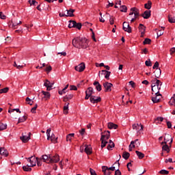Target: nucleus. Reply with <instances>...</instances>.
I'll return each instance as SVG.
<instances>
[{
    "label": "nucleus",
    "mask_w": 175,
    "mask_h": 175,
    "mask_svg": "<svg viewBox=\"0 0 175 175\" xmlns=\"http://www.w3.org/2000/svg\"><path fill=\"white\" fill-rule=\"evenodd\" d=\"M85 152L88 155H91V154H92V148H91L90 146L85 145Z\"/></svg>",
    "instance_id": "nucleus-20"
},
{
    "label": "nucleus",
    "mask_w": 175,
    "mask_h": 175,
    "mask_svg": "<svg viewBox=\"0 0 175 175\" xmlns=\"http://www.w3.org/2000/svg\"><path fill=\"white\" fill-rule=\"evenodd\" d=\"M21 140L23 142V143H28L29 142V139H31V133H22V136L20 137Z\"/></svg>",
    "instance_id": "nucleus-3"
},
{
    "label": "nucleus",
    "mask_w": 175,
    "mask_h": 175,
    "mask_svg": "<svg viewBox=\"0 0 175 175\" xmlns=\"http://www.w3.org/2000/svg\"><path fill=\"white\" fill-rule=\"evenodd\" d=\"M151 16V11L150 10H146L142 14V17H144V18L147 19V18H150V17Z\"/></svg>",
    "instance_id": "nucleus-19"
},
{
    "label": "nucleus",
    "mask_w": 175,
    "mask_h": 175,
    "mask_svg": "<svg viewBox=\"0 0 175 175\" xmlns=\"http://www.w3.org/2000/svg\"><path fill=\"white\" fill-rule=\"evenodd\" d=\"M152 87V91L154 93V95H158L159 94V90H161V88H158L157 86H154V85H151Z\"/></svg>",
    "instance_id": "nucleus-21"
},
{
    "label": "nucleus",
    "mask_w": 175,
    "mask_h": 175,
    "mask_svg": "<svg viewBox=\"0 0 175 175\" xmlns=\"http://www.w3.org/2000/svg\"><path fill=\"white\" fill-rule=\"evenodd\" d=\"M150 43H151V39L150 38H146L143 42V44H150Z\"/></svg>",
    "instance_id": "nucleus-48"
},
{
    "label": "nucleus",
    "mask_w": 175,
    "mask_h": 175,
    "mask_svg": "<svg viewBox=\"0 0 175 175\" xmlns=\"http://www.w3.org/2000/svg\"><path fill=\"white\" fill-rule=\"evenodd\" d=\"M108 128L109 129H117V128H118V125L113 122H109L108 123Z\"/></svg>",
    "instance_id": "nucleus-24"
},
{
    "label": "nucleus",
    "mask_w": 175,
    "mask_h": 175,
    "mask_svg": "<svg viewBox=\"0 0 175 175\" xmlns=\"http://www.w3.org/2000/svg\"><path fill=\"white\" fill-rule=\"evenodd\" d=\"M155 95V97L152 98V101L153 102V103H159V102H161V98H162V94L159 93Z\"/></svg>",
    "instance_id": "nucleus-11"
},
{
    "label": "nucleus",
    "mask_w": 175,
    "mask_h": 175,
    "mask_svg": "<svg viewBox=\"0 0 175 175\" xmlns=\"http://www.w3.org/2000/svg\"><path fill=\"white\" fill-rule=\"evenodd\" d=\"M42 92L44 95V98H46V99H49V98L51 96L50 92H44V91H42Z\"/></svg>",
    "instance_id": "nucleus-40"
},
{
    "label": "nucleus",
    "mask_w": 175,
    "mask_h": 175,
    "mask_svg": "<svg viewBox=\"0 0 175 175\" xmlns=\"http://www.w3.org/2000/svg\"><path fill=\"white\" fill-rule=\"evenodd\" d=\"M112 85H113L111 83H109V82L104 83H103V87L105 88V92H110V91H111Z\"/></svg>",
    "instance_id": "nucleus-10"
},
{
    "label": "nucleus",
    "mask_w": 175,
    "mask_h": 175,
    "mask_svg": "<svg viewBox=\"0 0 175 175\" xmlns=\"http://www.w3.org/2000/svg\"><path fill=\"white\" fill-rule=\"evenodd\" d=\"M102 73H104L105 75V77L107 79V80H109L110 79V75H111V72L107 71L106 70H101Z\"/></svg>",
    "instance_id": "nucleus-22"
},
{
    "label": "nucleus",
    "mask_w": 175,
    "mask_h": 175,
    "mask_svg": "<svg viewBox=\"0 0 175 175\" xmlns=\"http://www.w3.org/2000/svg\"><path fill=\"white\" fill-rule=\"evenodd\" d=\"M36 109H38V104H36L35 107L31 109V113H36Z\"/></svg>",
    "instance_id": "nucleus-57"
},
{
    "label": "nucleus",
    "mask_w": 175,
    "mask_h": 175,
    "mask_svg": "<svg viewBox=\"0 0 175 175\" xmlns=\"http://www.w3.org/2000/svg\"><path fill=\"white\" fill-rule=\"evenodd\" d=\"M69 103H68L67 104H66V105L64 107V111L65 114H68V110L69 109Z\"/></svg>",
    "instance_id": "nucleus-45"
},
{
    "label": "nucleus",
    "mask_w": 175,
    "mask_h": 175,
    "mask_svg": "<svg viewBox=\"0 0 175 175\" xmlns=\"http://www.w3.org/2000/svg\"><path fill=\"white\" fill-rule=\"evenodd\" d=\"M90 172L91 175H96V172H95V170H94L93 169L90 168Z\"/></svg>",
    "instance_id": "nucleus-62"
},
{
    "label": "nucleus",
    "mask_w": 175,
    "mask_h": 175,
    "mask_svg": "<svg viewBox=\"0 0 175 175\" xmlns=\"http://www.w3.org/2000/svg\"><path fill=\"white\" fill-rule=\"evenodd\" d=\"M162 73V71L161 70L160 68H157L156 70L154 71V75L157 79H159L161 77V75Z\"/></svg>",
    "instance_id": "nucleus-25"
},
{
    "label": "nucleus",
    "mask_w": 175,
    "mask_h": 175,
    "mask_svg": "<svg viewBox=\"0 0 175 175\" xmlns=\"http://www.w3.org/2000/svg\"><path fill=\"white\" fill-rule=\"evenodd\" d=\"M115 175H121V171L119 169L115 171Z\"/></svg>",
    "instance_id": "nucleus-63"
},
{
    "label": "nucleus",
    "mask_w": 175,
    "mask_h": 175,
    "mask_svg": "<svg viewBox=\"0 0 175 175\" xmlns=\"http://www.w3.org/2000/svg\"><path fill=\"white\" fill-rule=\"evenodd\" d=\"M51 132V129H48L46 130V135H47V140H51L52 143H58V137H55V135L54 133H52L51 135H50V133Z\"/></svg>",
    "instance_id": "nucleus-2"
},
{
    "label": "nucleus",
    "mask_w": 175,
    "mask_h": 175,
    "mask_svg": "<svg viewBox=\"0 0 175 175\" xmlns=\"http://www.w3.org/2000/svg\"><path fill=\"white\" fill-rule=\"evenodd\" d=\"M105 137L107 139H110V131H105L101 133V139L105 140Z\"/></svg>",
    "instance_id": "nucleus-16"
},
{
    "label": "nucleus",
    "mask_w": 175,
    "mask_h": 175,
    "mask_svg": "<svg viewBox=\"0 0 175 175\" xmlns=\"http://www.w3.org/2000/svg\"><path fill=\"white\" fill-rule=\"evenodd\" d=\"M139 30L141 33H146V27H144V25L139 24Z\"/></svg>",
    "instance_id": "nucleus-27"
},
{
    "label": "nucleus",
    "mask_w": 175,
    "mask_h": 175,
    "mask_svg": "<svg viewBox=\"0 0 175 175\" xmlns=\"http://www.w3.org/2000/svg\"><path fill=\"white\" fill-rule=\"evenodd\" d=\"M70 23L68 25V28H75L76 27V21H70Z\"/></svg>",
    "instance_id": "nucleus-33"
},
{
    "label": "nucleus",
    "mask_w": 175,
    "mask_h": 175,
    "mask_svg": "<svg viewBox=\"0 0 175 175\" xmlns=\"http://www.w3.org/2000/svg\"><path fill=\"white\" fill-rule=\"evenodd\" d=\"M82 25L81 23H77L75 24V28H77V29H81Z\"/></svg>",
    "instance_id": "nucleus-52"
},
{
    "label": "nucleus",
    "mask_w": 175,
    "mask_h": 175,
    "mask_svg": "<svg viewBox=\"0 0 175 175\" xmlns=\"http://www.w3.org/2000/svg\"><path fill=\"white\" fill-rule=\"evenodd\" d=\"M90 100L91 103L95 104V103H99V102H100V100H102V98L100 97L92 96L90 98Z\"/></svg>",
    "instance_id": "nucleus-8"
},
{
    "label": "nucleus",
    "mask_w": 175,
    "mask_h": 175,
    "mask_svg": "<svg viewBox=\"0 0 175 175\" xmlns=\"http://www.w3.org/2000/svg\"><path fill=\"white\" fill-rule=\"evenodd\" d=\"M72 98H73V94H68L66 95L64 98V101L66 102V100H69V99H72Z\"/></svg>",
    "instance_id": "nucleus-43"
},
{
    "label": "nucleus",
    "mask_w": 175,
    "mask_h": 175,
    "mask_svg": "<svg viewBox=\"0 0 175 175\" xmlns=\"http://www.w3.org/2000/svg\"><path fill=\"white\" fill-rule=\"evenodd\" d=\"M144 126L142 124H133V129L137 132H140V131H143Z\"/></svg>",
    "instance_id": "nucleus-9"
},
{
    "label": "nucleus",
    "mask_w": 175,
    "mask_h": 175,
    "mask_svg": "<svg viewBox=\"0 0 175 175\" xmlns=\"http://www.w3.org/2000/svg\"><path fill=\"white\" fill-rule=\"evenodd\" d=\"M135 153L137 154V157L139 158V159H143V158H144V154H143L142 152L136 150Z\"/></svg>",
    "instance_id": "nucleus-35"
},
{
    "label": "nucleus",
    "mask_w": 175,
    "mask_h": 175,
    "mask_svg": "<svg viewBox=\"0 0 175 175\" xmlns=\"http://www.w3.org/2000/svg\"><path fill=\"white\" fill-rule=\"evenodd\" d=\"M44 87L46 88L47 91H51L53 90V86L54 83H51L49 80H46V82L44 83Z\"/></svg>",
    "instance_id": "nucleus-7"
},
{
    "label": "nucleus",
    "mask_w": 175,
    "mask_h": 175,
    "mask_svg": "<svg viewBox=\"0 0 175 175\" xmlns=\"http://www.w3.org/2000/svg\"><path fill=\"white\" fill-rule=\"evenodd\" d=\"M51 159H52V162L51 163H57V162H59V156L58 154H55L54 156L51 154Z\"/></svg>",
    "instance_id": "nucleus-15"
},
{
    "label": "nucleus",
    "mask_w": 175,
    "mask_h": 175,
    "mask_svg": "<svg viewBox=\"0 0 175 175\" xmlns=\"http://www.w3.org/2000/svg\"><path fill=\"white\" fill-rule=\"evenodd\" d=\"M29 3H30V5H33V6H36V3H38V1L35 0H29Z\"/></svg>",
    "instance_id": "nucleus-59"
},
{
    "label": "nucleus",
    "mask_w": 175,
    "mask_h": 175,
    "mask_svg": "<svg viewBox=\"0 0 175 175\" xmlns=\"http://www.w3.org/2000/svg\"><path fill=\"white\" fill-rule=\"evenodd\" d=\"M163 151H166L167 153L170 152V148H169V145L167 144H164L162 146Z\"/></svg>",
    "instance_id": "nucleus-29"
},
{
    "label": "nucleus",
    "mask_w": 175,
    "mask_h": 175,
    "mask_svg": "<svg viewBox=\"0 0 175 175\" xmlns=\"http://www.w3.org/2000/svg\"><path fill=\"white\" fill-rule=\"evenodd\" d=\"M170 140V144H172V143H173V139L172 138V135H169V134H165V136L164 137V142H161V145L163 146L164 144H167V142H169Z\"/></svg>",
    "instance_id": "nucleus-5"
},
{
    "label": "nucleus",
    "mask_w": 175,
    "mask_h": 175,
    "mask_svg": "<svg viewBox=\"0 0 175 175\" xmlns=\"http://www.w3.org/2000/svg\"><path fill=\"white\" fill-rule=\"evenodd\" d=\"M1 152L0 153V155H5V157H8V155H9L8 150L5 149V148H1Z\"/></svg>",
    "instance_id": "nucleus-30"
},
{
    "label": "nucleus",
    "mask_w": 175,
    "mask_h": 175,
    "mask_svg": "<svg viewBox=\"0 0 175 175\" xmlns=\"http://www.w3.org/2000/svg\"><path fill=\"white\" fill-rule=\"evenodd\" d=\"M75 136V133H70L66 136V142H70L72 138Z\"/></svg>",
    "instance_id": "nucleus-37"
},
{
    "label": "nucleus",
    "mask_w": 175,
    "mask_h": 175,
    "mask_svg": "<svg viewBox=\"0 0 175 175\" xmlns=\"http://www.w3.org/2000/svg\"><path fill=\"white\" fill-rule=\"evenodd\" d=\"M8 128V124L0 122V131H5Z\"/></svg>",
    "instance_id": "nucleus-42"
},
{
    "label": "nucleus",
    "mask_w": 175,
    "mask_h": 175,
    "mask_svg": "<svg viewBox=\"0 0 175 175\" xmlns=\"http://www.w3.org/2000/svg\"><path fill=\"white\" fill-rule=\"evenodd\" d=\"M84 69H85V64L81 63L78 66H75V70L77 72H83Z\"/></svg>",
    "instance_id": "nucleus-13"
},
{
    "label": "nucleus",
    "mask_w": 175,
    "mask_h": 175,
    "mask_svg": "<svg viewBox=\"0 0 175 175\" xmlns=\"http://www.w3.org/2000/svg\"><path fill=\"white\" fill-rule=\"evenodd\" d=\"M120 12H123L124 13H126V11L128 10V8H126V5H121L120 7Z\"/></svg>",
    "instance_id": "nucleus-41"
},
{
    "label": "nucleus",
    "mask_w": 175,
    "mask_h": 175,
    "mask_svg": "<svg viewBox=\"0 0 175 175\" xmlns=\"http://www.w3.org/2000/svg\"><path fill=\"white\" fill-rule=\"evenodd\" d=\"M131 12H134V16L135 18H139V16H140V14L139 12V9L136 8H131Z\"/></svg>",
    "instance_id": "nucleus-17"
},
{
    "label": "nucleus",
    "mask_w": 175,
    "mask_h": 175,
    "mask_svg": "<svg viewBox=\"0 0 175 175\" xmlns=\"http://www.w3.org/2000/svg\"><path fill=\"white\" fill-rule=\"evenodd\" d=\"M27 120V116H23L22 118H20L18 121V124H20L21 122H24Z\"/></svg>",
    "instance_id": "nucleus-46"
},
{
    "label": "nucleus",
    "mask_w": 175,
    "mask_h": 175,
    "mask_svg": "<svg viewBox=\"0 0 175 175\" xmlns=\"http://www.w3.org/2000/svg\"><path fill=\"white\" fill-rule=\"evenodd\" d=\"M158 68H159V63L156 62L152 67V69H159Z\"/></svg>",
    "instance_id": "nucleus-55"
},
{
    "label": "nucleus",
    "mask_w": 175,
    "mask_h": 175,
    "mask_svg": "<svg viewBox=\"0 0 175 175\" xmlns=\"http://www.w3.org/2000/svg\"><path fill=\"white\" fill-rule=\"evenodd\" d=\"M131 144H135L137 147H139L140 146V142H139V139H135V141H131Z\"/></svg>",
    "instance_id": "nucleus-44"
},
{
    "label": "nucleus",
    "mask_w": 175,
    "mask_h": 175,
    "mask_svg": "<svg viewBox=\"0 0 175 175\" xmlns=\"http://www.w3.org/2000/svg\"><path fill=\"white\" fill-rule=\"evenodd\" d=\"M41 159L43 162H45V163H51V162H53L51 159V154H44L42 156Z\"/></svg>",
    "instance_id": "nucleus-4"
},
{
    "label": "nucleus",
    "mask_w": 175,
    "mask_h": 175,
    "mask_svg": "<svg viewBox=\"0 0 175 175\" xmlns=\"http://www.w3.org/2000/svg\"><path fill=\"white\" fill-rule=\"evenodd\" d=\"M0 18L1 20H6V15L3 14L2 12H0Z\"/></svg>",
    "instance_id": "nucleus-56"
},
{
    "label": "nucleus",
    "mask_w": 175,
    "mask_h": 175,
    "mask_svg": "<svg viewBox=\"0 0 175 175\" xmlns=\"http://www.w3.org/2000/svg\"><path fill=\"white\" fill-rule=\"evenodd\" d=\"M93 85L96 87V90L98 92H100V91H102V85H100V83H99V82L94 81L93 83Z\"/></svg>",
    "instance_id": "nucleus-18"
},
{
    "label": "nucleus",
    "mask_w": 175,
    "mask_h": 175,
    "mask_svg": "<svg viewBox=\"0 0 175 175\" xmlns=\"http://www.w3.org/2000/svg\"><path fill=\"white\" fill-rule=\"evenodd\" d=\"M9 91V88H5L1 90H0V94H6Z\"/></svg>",
    "instance_id": "nucleus-49"
},
{
    "label": "nucleus",
    "mask_w": 175,
    "mask_h": 175,
    "mask_svg": "<svg viewBox=\"0 0 175 175\" xmlns=\"http://www.w3.org/2000/svg\"><path fill=\"white\" fill-rule=\"evenodd\" d=\"M109 145L107 146V150H110L111 148H114V143L113 142V141H111V139H109Z\"/></svg>",
    "instance_id": "nucleus-36"
},
{
    "label": "nucleus",
    "mask_w": 175,
    "mask_h": 175,
    "mask_svg": "<svg viewBox=\"0 0 175 175\" xmlns=\"http://www.w3.org/2000/svg\"><path fill=\"white\" fill-rule=\"evenodd\" d=\"M13 66H14L17 69H23V68H24V66L18 65L17 63H16V62H14Z\"/></svg>",
    "instance_id": "nucleus-47"
},
{
    "label": "nucleus",
    "mask_w": 175,
    "mask_h": 175,
    "mask_svg": "<svg viewBox=\"0 0 175 175\" xmlns=\"http://www.w3.org/2000/svg\"><path fill=\"white\" fill-rule=\"evenodd\" d=\"M171 101L172 102V103H174V106H175V94H174V96L171 98Z\"/></svg>",
    "instance_id": "nucleus-64"
},
{
    "label": "nucleus",
    "mask_w": 175,
    "mask_h": 175,
    "mask_svg": "<svg viewBox=\"0 0 175 175\" xmlns=\"http://www.w3.org/2000/svg\"><path fill=\"white\" fill-rule=\"evenodd\" d=\"M160 174H169V171L165 170H161L159 171Z\"/></svg>",
    "instance_id": "nucleus-54"
},
{
    "label": "nucleus",
    "mask_w": 175,
    "mask_h": 175,
    "mask_svg": "<svg viewBox=\"0 0 175 175\" xmlns=\"http://www.w3.org/2000/svg\"><path fill=\"white\" fill-rule=\"evenodd\" d=\"M23 170L24 172H31L32 170V168H31L30 165H24L23 167Z\"/></svg>",
    "instance_id": "nucleus-34"
},
{
    "label": "nucleus",
    "mask_w": 175,
    "mask_h": 175,
    "mask_svg": "<svg viewBox=\"0 0 175 175\" xmlns=\"http://www.w3.org/2000/svg\"><path fill=\"white\" fill-rule=\"evenodd\" d=\"M94 93V88H92V87H89L88 90L85 91V94L90 95V96H93L92 94Z\"/></svg>",
    "instance_id": "nucleus-26"
},
{
    "label": "nucleus",
    "mask_w": 175,
    "mask_h": 175,
    "mask_svg": "<svg viewBox=\"0 0 175 175\" xmlns=\"http://www.w3.org/2000/svg\"><path fill=\"white\" fill-rule=\"evenodd\" d=\"M27 161L31 163L30 166H31V167L36 166L37 157L35 158V157H31L27 159Z\"/></svg>",
    "instance_id": "nucleus-14"
},
{
    "label": "nucleus",
    "mask_w": 175,
    "mask_h": 175,
    "mask_svg": "<svg viewBox=\"0 0 175 175\" xmlns=\"http://www.w3.org/2000/svg\"><path fill=\"white\" fill-rule=\"evenodd\" d=\"M152 5V3L151 2V1H148L147 3L144 4V8L145 9H148V10H150V9H151Z\"/></svg>",
    "instance_id": "nucleus-32"
},
{
    "label": "nucleus",
    "mask_w": 175,
    "mask_h": 175,
    "mask_svg": "<svg viewBox=\"0 0 175 175\" xmlns=\"http://www.w3.org/2000/svg\"><path fill=\"white\" fill-rule=\"evenodd\" d=\"M20 24H21V21H19L18 23H12V28H14V29H16V28H17V25H20Z\"/></svg>",
    "instance_id": "nucleus-50"
},
{
    "label": "nucleus",
    "mask_w": 175,
    "mask_h": 175,
    "mask_svg": "<svg viewBox=\"0 0 175 175\" xmlns=\"http://www.w3.org/2000/svg\"><path fill=\"white\" fill-rule=\"evenodd\" d=\"M100 142H101V148L106 147V145L107 144V143H109L107 141H106V139H100Z\"/></svg>",
    "instance_id": "nucleus-39"
},
{
    "label": "nucleus",
    "mask_w": 175,
    "mask_h": 175,
    "mask_svg": "<svg viewBox=\"0 0 175 175\" xmlns=\"http://www.w3.org/2000/svg\"><path fill=\"white\" fill-rule=\"evenodd\" d=\"M145 64L146 66H152V63H151V60L150 59L145 62Z\"/></svg>",
    "instance_id": "nucleus-53"
},
{
    "label": "nucleus",
    "mask_w": 175,
    "mask_h": 175,
    "mask_svg": "<svg viewBox=\"0 0 175 175\" xmlns=\"http://www.w3.org/2000/svg\"><path fill=\"white\" fill-rule=\"evenodd\" d=\"M129 157H131V154L128 152H124L122 154V158H124V159H129Z\"/></svg>",
    "instance_id": "nucleus-31"
},
{
    "label": "nucleus",
    "mask_w": 175,
    "mask_h": 175,
    "mask_svg": "<svg viewBox=\"0 0 175 175\" xmlns=\"http://www.w3.org/2000/svg\"><path fill=\"white\" fill-rule=\"evenodd\" d=\"M102 170H103V172L105 175H110V174H111V172H110L107 169V166H103L102 167Z\"/></svg>",
    "instance_id": "nucleus-23"
},
{
    "label": "nucleus",
    "mask_w": 175,
    "mask_h": 175,
    "mask_svg": "<svg viewBox=\"0 0 175 175\" xmlns=\"http://www.w3.org/2000/svg\"><path fill=\"white\" fill-rule=\"evenodd\" d=\"M72 46L77 49H87L88 47V40L83 37H77L72 40Z\"/></svg>",
    "instance_id": "nucleus-1"
},
{
    "label": "nucleus",
    "mask_w": 175,
    "mask_h": 175,
    "mask_svg": "<svg viewBox=\"0 0 175 175\" xmlns=\"http://www.w3.org/2000/svg\"><path fill=\"white\" fill-rule=\"evenodd\" d=\"M168 21L169 23H171V24H173L174 23H175V16H172V15H169Z\"/></svg>",
    "instance_id": "nucleus-38"
},
{
    "label": "nucleus",
    "mask_w": 175,
    "mask_h": 175,
    "mask_svg": "<svg viewBox=\"0 0 175 175\" xmlns=\"http://www.w3.org/2000/svg\"><path fill=\"white\" fill-rule=\"evenodd\" d=\"M70 91H77V87L75 85H70Z\"/></svg>",
    "instance_id": "nucleus-58"
},
{
    "label": "nucleus",
    "mask_w": 175,
    "mask_h": 175,
    "mask_svg": "<svg viewBox=\"0 0 175 175\" xmlns=\"http://www.w3.org/2000/svg\"><path fill=\"white\" fill-rule=\"evenodd\" d=\"M107 169H108L109 171L111 170V172H114V170H116V167L114 165H113L111 167H107Z\"/></svg>",
    "instance_id": "nucleus-61"
},
{
    "label": "nucleus",
    "mask_w": 175,
    "mask_h": 175,
    "mask_svg": "<svg viewBox=\"0 0 175 175\" xmlns=\"http://www.w3.org/2000/svg\"><path fill=\"white\" fill-rule=\"evenodd\" d=\"M67 12V17H73L75 16V14H73V13H75V10L72 9H70L69 10H66Z\"/></svg>",
    "instance_id": "nucleus-28"
},
{
    "label": "nucleus",
    "mask_w": 175,
    "mask_h": 175,
    "mask_svg": "<svg viewBox=\"0 0 175 175\" xmlns=\"http://www.w3.org/2000/svg\"><path fill=\"white\" fill-rule=\"evenodd\" d=\"M42 159L41 158H38L37 157V161H36V163H37V165L38 166H42Z\"/></svg>",
    "instance_id": "nucleus-51"
},
{
    "label": "nucleus",
    "mask_w": 175,
    "mask_h": 175,
    "mask_svg": "<svg viewBox=\"0 0 175 175\" xmlns=\"http://www.w3.org/2000/svg\"><path fill=\"white\" fill-rule=\"evenodd\" d=\"M152 85H153V87H158L159 88H160L161 90V87H162V82H161L159 79H154L152 81Z\"/></svg>",
    "instance_id": "nucleus-12"
},
{
    "label": "nucleus",
    "mask_w": 175,
    "mask_h": 175,
    "mask_svg": "<svg viewBox=\"0 0 175 175\" xmlns=\"http://www.w3.org/2000/svg\"><path fill=\"white\" fill-rule=\"evenodd\" d=\"M123 30L125 31V32H128L129 33L132 32V28L129 25V23L126 22L123 23Z\"/></svg>",
    "instance_id": "nucleus-6"
},
{
    "label": "nucleus",
    "mask_w": 175,
    "mask_h": 175,
    "mask_svg": "<svg viewBox=\"0 0 175 175\" xmlns=\"http://www.w3.org/2000/svg\"><path fill=\"white\" fill-rule=\"evenodd\" d=\"M52 68L51 66H46V68H45V71L47 72L48 73L49 72H51Z\"/></svg>",
    "instance_id": "nucleus-60"
}]
</instances>
